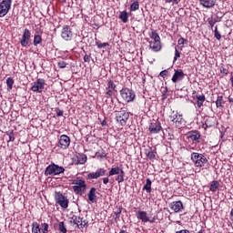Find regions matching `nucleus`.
<instances>
[{"label":"nucleus","instance_id":"nucleus-50","mask_svg":"<svg viewBox=\"0 0 233 233\" xmlns=\"http://www.w3.org/2000/svg\"><path fill=\"white\" fill-rule=\"evenodd\" d=\"M160 77H167L168 76V71L167 69L163 70L159 74Z\"/></svg>","mask_w":233,"mask_h":233},{"label":"nucleus","instance_id":"nucleus-37","mask_svg":"<svg viewBox=\"0 0 233 233\" xmlns=\"http://www.w3.org/2000/svg\"><path fill=\"white\" fill-rule=\"evenodd\" d=\"M96 157L97 159H105V157H106V153H105V150L101 149L96 153Z\"/></svg>","mask_w":233,"mask_h":233},{"label":"nucleus","instance_id":"nucleus-40","mask_svg":"<svg viewBox=\"0 0 233 233\" xmlns=\"http://www.w3.org/2000/svg\"><path fill=\"white\" fill-rule=\"evenodd\" d=\"M58 230L59 232L61 233H66L67 230H66V226H65V222H60L59 225H58Z\"/></svg>","mask_w":233,"mask_h":233},{"label":"nucleus","instance_id":"nucleus-19","mask_svg":"<svg viewBox=\"0 0 233 233\" xmlns=\"http://www.w3.org/2000/svg\"><path fill=\"white\" fill-rule=\"evenodd\" d=\"M185 73L183 69H175V73L171 78L172 83H179L185 79Z\"/></svg>","mask_w":233,"mask_h":233},{"label":"nucleus","instance_id":"nucleus-6","mask_svg":"<svg viewBox=\"0 0 233 233\" xmlns=\"http://www.w3.org/2000/svg\"><path fill=\"white\" fill-rule=\"evenodd\" d=\"M130 118V113L127 110H120L116 113V121L119 127H125Z\"/></svg>","mask_w":233,"mask_h":233},{"label":"nucleus","instance_id":"nucleus-18","mask_svg":"<svg viewBox=\"0 0 233 233\" xmlns=\"http://www.w3.org/2000/svg\"><path fill=\"white\" fill-rule=\"evenodd\" d=\"M216 123H218L216 116H208L205 119V123L202 124V127L204 130H207V128H213V127H216Z\"/></svg>","mask_w":233,"mask_h":233},{"label":"nucleus","instance_id":"nucleus-10","mask_svg":"<svg viewBox=\"0 0 233 233\" xmlns=\"http://www.w3.org/2000/svg\"><path fill=\"white\" fill-rule=\"evenodd\" d=\"M12 8V0H2L0 2V17H5Z\"/></svg>","mask_w":233,"mask_h":233},{"label":"nucleus","instance_id":"nucleus-30","mask_svg":"<svg viewBox=\"0 0 233 233\" xmlns=\"http://www.w3.org/2000/svg\"><path fill=\"white\" fill-rule=\"evenodd\" d=\"M149 37L151 39H153L154 42H158L161 43V36H159V34H157V31L153 30L150 34H149Z\"/></svg>","mask_w":233,"mask_h":233},{"label":"nucleus","instance_id":"nucleus-15","mask_svg":"<svg viewBox=\"0 0 233 233\" xmlns=\"http://www.w3.org/2000/svg\"><path fill=\"white\" fill-rule=\"evenodd\" d=\"M70 137L61 135L58 140V147L62 148V150H66L68 147H70Z\"/></svg>","mask_w":233,"mask_h":233},{"label":"nucleus","instance_id":"nucleus-22","mask_svg":"<svg viewBox=\"0 0 233 233\" xmlns=\"http://www.w3.org/2000/svg\"><path fill=\"white\" fill-rule=\"evenodd\" d=\"M218 3V0H199V5L203 8H207L209 10L210 8H214L216 6V4Z\"/></svg>","mask_w":233,"mask_h":233},{"label":"nucleus","instance_id":"nucleus-12","mask_svg":"<svg viewBox=\"0 0 233 233\" xmlns=\"http://www.w3.org/2000/svg\"><path fill=\"white\" fill-rule=\"evenodd\" d=\"M61 37L64 41H72L74 39V33L70 25H66L61 30Z\"/></svg>","mask_w":233,"mask_h":233},{"label":"nucleus","instance_id":"nucleus-29","mask_svg":"<svg viewBox=\"0 0 233 233\" xmlns=\"http://www.w3.org/2000/svg\"><path fill=\"white\" fill-rule=\"evenodd\" d=\"M31 227H32V229H31L32 233H43L41 231V225H39V223L34 221L32 222Z\"/></svg>","mask_w":233,"mask_h":233},{"label":"nucleus","instance_id":"nucleus-60","mask_svg":"<svg viewBox=\"0 0 233 233\" xmlns=\"http://www.w3.org/2000/svg\"><path fill=\"white\" fill-rule=\"evenodd\" d=\"M181 50H183V46H181Z\"/></svg>","mask_w":233,"mask_h":233},{"label":"nucleus","instance_id":"nucleus-9","mask_svg":"<svg viewBox=\"0 0 233 233\" xmlns=\"http://www.w3.org/2000/svg\"><path fill=\"white\" fill-rule=\"evenodd\" d=\"M71 219V223H73V225H76L77 228H88V221L80 216L73 215Z\"/></svg>","mask_w":233,"mask_h":233},{"label":"nucleus","instance_id":"nucleus-16","mask_svg":"<svg viewBox=\"0 0 233 233\" xmlns=\"http://www.w3.org/2000/svg\"><path fill=\"white\" fill-rule=\"evenodd\" d=\"M169 208L170 210H173L176 214L181 212L182 210H185V206L183 205V202L181 200L178 201H173L169 203Z\"/></svg>","mask_w":233,"mask_h":233},{"label":"nucleus","instance_id":"nucleus-53","mask_svg":"<svg viewBox=\"0 0 233 233\" xmlns=\"http://www.w3.org/2000/svg\"><path fill=\"white\" fill-rule=\"evenodd\" d=\"M84 62H85V63H90V56L85 55V56H84Z\"/></svg>","mask_w":233,"mask_h":233},{"label":"nucleus","instance_id":"nucleus-27","mask_svg":"<svg viewBox=\"0 0 233 233\" xmlns=\"http://www.w3.org/2000/svg\"><path fill=\"white\" fill-rule=\"evenodd\" d=\"M143 190H146L147 194L152 193V180H150V178H147Z\"/></svg>","mask_w":233,"mask_h":233},{"label":"nucleus","instance_id":"nucleus-2","mask_svg":"<svg viewBox=\"0 0 233 233\" xmlns=\"http://www.w3.org/2000/svg\"><path fill=\"white\" fill-rule=\"evenodd\" d=\"M71 185H74L72 188L76 196H83L86 193V181H85V179H75L72 181Z\"/></svg>","mask_w":233,"mask_h":233},{"label":"nucleus","instance_id":"nucleus-23","mask_svg":"<svg viewBox=\"0 0 233 233\" xmlns=\"http://www.w3.org/2000/svg\"><path fill=\"white\" fill-rule=\"evenodd\" d=\"M137 218L142 221V223H148L150 221V218H148V213L147 211H137Z\"/></svg>","mask_w":233,"mask_h":233},{"label":"nucleus","instance_id":"nucleus-55","mask_svg":"<svg viewBox=\"0 0 233 233\" xmlns=\"http://www.w3.org/2000/svg\"><path fill=\"white\" fill-rule=\"evenodd\" d=\"M148 222H149V223H156V218H153V219H151V220L149 219V220L147 221V223H148Z\"/></svg>","mask_w":233,"mask_h":233},{"label":"nucleus","instance_id":"nucleus-54","mask_svg":"<svg viewBox=\"0 0 233 233\" xmlns=\"http://www.w3.org/2000/svg\"><path fill=\"white\" fill-rule=\"evenodd\" d=\"M102 127H106V119L101 121Z\"/></svg>","mask_w":233,"mask_h":233},{"label":"nucleus","instance_id":"nucleus-58","mask_svg":"<svg viewBox=\"0 0 233 233\" xmlns=\"http://www.w3.org/2000/svg\"><path fill=\"white\" fill-rule=\"evenodd\" d=\"M198 233H205V230L200 229Z\"/></svg>","mask_w":233,"mask_h":233},{"label":"nucleus","instance_id":"nucleus-34","mask_svg":"<svg viewBox=\"0 0 233 233\" xmlns=\"http://www.w3.org/2000/svg\"><path fill=\"white\" fill-rule=\"evenodd\" d=\"M139 8V0H133V3L130 5V12H136Z\"/></svg>","mask_w":233,"mask_h":233},{"label":"nucleus","instance_id":"nucleus-21","mask_svg":"<svg viewBox=\"0 0 233 233\" xmlns=\"http://www.w3.org/2000/svg\"><path fill=\"white\" fill-rule=\"evenodd\" d=\"M97 189L96 187H91L87 193L88 203H97Z\"/></svg>","mask_w":233,"mask_h":233},{"label":"nucleus","instance_id":"nucleus-24","mask_svg":"<svg viewBox=\"0 0 233 233\" xmlns=\"http://www.w3.org/2000/svg\"><path fill=\"white\" fill-rule=\"evenodd\" d=\"M149 48L152 52H161V42L149 41Z\"/></svg>","mask_w":233,"mask_h":233},{"label":"nucleus","instance_id":"nucleus-1","mask_svg":"<svg viewBox=\"0 0 233 233\" xmlns=\"http://www.w3.org/2000/svg\"><path fill=\"white\" fill-rule=\"evenodd\" d=\"M105 176H108V177H112V176H116V181L117 183H123L125 181V170H123V167H119L117 166H113L108 173L106 169L103 167H98L96 172L87 174V179H97L98 177H103Z\"/></svg>","mask_w":233,"mask_h":233},{"label":"nucleus","instance_id":"nucleus-38","mask_svg":"<svg viewBox=\"0 0 233 233\" xmlns=\"http://www.w3.org/2000/svg\"><path fill=\"white\" fill-rule=\"evenodd\" d=\"M5 134H6V136H8V137H9V140H8V141H11V142L15 141V134H14V130L6 131Z\"/></svg>","mask_w":233,"mask_h":233},{"label":"nucleus","instance_id":"nucleus-41","mask_svg":"<svg viewBox=\"0 0 233 233\" xmlns=\"http://www.w3.org/2000/svg\"><path fill=\"white\" fill-rule=\"evenodd\" d=\"M208 23L209 26H211V30H214V25H216L218 23V20L214 19L212 17H208Z\"/></svg>","mask_w":233,"mask_h":233},{"label":"nucleus","instance_id":"nucleus-59","mask_svg":"<svg viewBox=\"0 0 233 233\" xmlns=\"http://www.w3.org/2000/svg\"><path fill=\"white\" fill-rule=\"evenodd\" d=\"M127 231L125 229H121L119 233H126Z\"/></svg>","mask_w":233,"mask_h":233},{"label":"nucleus","instance_id":"nucleus-52","mask_svg":"<svg viewBox=\"0 0 233 233\" xmlns=\"http://www.w3.org/2000/svg\"><path fill=\"white\" fill-rule=\"evenodd\" d=\"M102 181L105 185H108V183H110V178H108V177H103Z\"/></svg>","mask_w":233,"mask_h":233},{"label":"nucleus","instance_id":"nucleus-7","mask_svg":"<svg viewBox=\"0 0 233 233\" xmlns=\"http://www.w3.org/2000/svg\"><path fill=\"white\" fill-rule=\"evenodd\" d=\"M54 198L56 205H59L61 208H68L70 201L68 200V198L63 195V193H61L60 191H56Z\"/></svg>","mask_w":233,"mask_h":233},{"label":"nucleus","instance_id":"nucleus-32","mask_svg":"<svg viewBox=\"0 0 233 233\" xmlns=\"http://www.w3.org/2000/svg\"><path fill=\"white\" fill-rule=\"evenodd\" d=\"M225 105V100L223 99V96H218L216 100L217 108H223Z\"/></svg>","mask_w":233,"mask_h":233},{"label":"nucleus","instance_id":"nucleus-48","mask_svg":"<svg viewBox=\"0 0 233 233\" xmlns=\"http://www.w3.org/2000/svg\"><path fill=\"white\" fill-rule=\"evenodd\" d=\"M67 65L68 64L66 62H65V61H60V62L57 63L58 68H66Z\"/></svg>","mask_w":233,"mask_h":233},{"label":"nucleus","instance_id":"nucleus-4","mask_svg":"<svg viewBox=\"0 0 233 233\" xmlns=\"http://www.w3.org/2000/svg\"><path fill=\"white\" fill-rule=\"evenodd\" d=\"M65 174V167L52 162L46 167L45 176H59Z\"/></svg>","mask_w":233,"mask_h":233},{"label":"nucleus","instance_id":"nucleus-8","mask_svg":"<svg viewBox=\"0 0 233 233\" xmlns=\"http://www.w3.org/2000/svg\"><path fill=\"white\" fill-rule=\"evenodd\" d=\"M116 94H117V86L114 83V80H107L105 96L106 99H112Z\"/></svg>","mask_w":233,"mask_h":233},{"label":"nucleus","instance_id":"nucleus-5","mask_svg":"<svg viewBox=\"0 0 233 233\" xmlns=\"http://www.w3.org/2000/svg\"><path fill=\"white\" fill-rule=\"evenodd\" d=\"M120 97H122L125 103H134L136 101V92L131 88L123 87L120 90Z\"/></svg>","mask_w":233,"mask_h":233},{"label":"nucleus","instance_id":"nucleus-28","mask_svg":"<svg viewBox=\"0 0 233 233\" xmlns=\"http://www.w3.org/2000/svg\"><path fill=\"white\" fill-rule=\"evenodd\" d=\"M197 106L198 108H201V106H203V103H205V101H207V97H205V95H197Z\"/></svg>","mask_w":233,"mask_h":233},{"label":"nucleus","instance_id":"nucleus-20","mask_svg":"<svg viewBox=\"0 0 233 233\" xmlns=\"http://www.w3.org/2000/svg\"><path fill=\"white\" fill-rule=\"evenodd\" d=\"M169 119L172 123L176 125H181V121H183V116L177 113V111H171L169 114Z\"/></svg>","mask_w":233,"mask_h":233},{"label":"nucleus","instance_id":"nucleus-57","mask_svg":"<svg viewBox=\"0 0 233 233\" xmlns=\"http://www.w3.org/2000/svg\"><path fill=\"white\" fill-rule=\"evenodd\" d=\"M228 102L233 103V97L232 96H228Z\"/></svg>","mask_w":233,"mask_h":233},{"label":"nucleus","instance_id":"nucleus-46","mask_svg":"<svg viewBox=\"0 0 233 233\" xmlns=\"http://www.w3.org/2000/svg\"><path fill=\"white\" fill-rule=\"evenodd\" d=\"M165 3L167 5H179L181 0H165Z\"/></svg>","mask_w":233,"mask_h":233},{"label":"nucleus","instance_id":"nucleus-51","mask_svg":"<svg viewBox=\"0 0 233 233\" xmlns=\"http://www.w3.org/2000/svg\"><path fill=\"white\" fill-rule=\"evenodd\" d=\"M220 72L221 74H225V76H228V69L225 67H221Z\"/></svg>","mask_w":233,"mask_h":233},{"label":"nucleus","instance_id":"nucleus-14","mask_svg":"<svg viewBox=\"0 0 233 233\" xmlns=\"http://www.w3.org/2000/svg\"><path fill=\"white\" fill-rule=\"evenodd\" d=\"M162 130H163V127H161V122L155 121L149 124L148 132L150 136L159 134V132H162Z\"/></svg>","mask_w":233,"mask_h":233},{"label":"nucleus","instance_id":"nucleus-26","mask_svg":"<svg viewBox=\"0 0 233 233\" xmlns=\"http://www.w3.org/2000/svg\"><path fill=\"white\" fill-rule=\"evenodd\" d=\"M145 154L147 159H150L151 161H154V159H156V153L154 152V150H152V147L146 148Z\"/></svg>","mask_w":233,"mask_h":233},{"label":"nucleus","instance_id":"nucleus-17","mask_svg":"<svg viewBox=\"0 0 233 233\" xmlns=\"http://www.w3.org/2000/svg\"><path fill=\"white\" fill-rule=\"evenodd\" d=\"M187 139L193 141V143H200L201 133L199 131H189L187 134Z\"/></svg>","mask_w":233,"mask_h":233},{"label":"nucleus","instance_id":"nucleus-25","mask_svg":"<svg viewBox=\"0 0 233 233\" xmlns=\"http://www.w3.org/2000/svg\"><path fill=\"white\" fill-rule=\"evenodd\" d=\"M219 188V181L213 180L209 184V190L210 192H213V194H216L218 192V189Z\"/></svg>","mask_w":233,"mask_h":233},{"label":"nucleus","instance_id":"nucleus-3","mask_svg":"<svg viewBox=\"0 0 233 233\" xmlns=\"http://www.w3.org/2000/svg\"><path fill=\"white\" fill-rule=\"evenodd\" d=\"M191 161L194 163L195 167L201 168L208 163L207 157L201 153L193 152L191 153Z\"/></svg>","mask_w":233,"mask_h":233},{"label":"nucleus","instance_id":"nucleus-45","mask_svg":"<svg viewBox=\"0 0 233 233\" xmlns=\"http://www.w3.org/2000/svg\"><path fill=\"white\" fill-rule=\"evenodd\" d=\"M214 36L218 41H221V34H219V31H218V26L215 27L214 29Z\"/></svg>","mask_w":233,"mask_h":233},{"label":"nucleus","instance_id":"nucleus-56","mask_svg":"<svg viewBox=\"0 0 233 233\" xmlns=\"http://www.w3.org/2000/svg\"><path fill=\"white\" fill-rule=\"evenodd\" d=\"M229 81L231 82V86L233 88V76L229 78Z\"/></svg>","mask_w":233,"mask_h":233},{"label":"nucleus","instance_id":"nucleus-43","mask_svg":"<svg viewBox=\"0 0 233 233\" xmlns=\"http://www.w3.org/2000/svg\"><path fill=\"white\" fill-rule=\"evenodd\" d=\"M96 45L97 48H105L106 46H110V44H108V42H105V43L96 42Z\"/></svg>","mask_w":233,"mask_h":233},{"label":"nucleus","instance_id":"nucleus-39","mask_svg":"<svg viewBox=\"0 0 233 233\" xmlns=\"http://www.w3.org/2000/svg\"><path fill=\"white\" fill-rule=\"evenodd\" d=\"M122 212H123V208L122 207L116 208V210L114 211V214L116 216V219H119V218H121V213Z\"/></svg>","mask_w":233,"mask_h":233},{"label":"nucleus","instance_id":"nucleus-44","mask_svg":"<svg viewBox=\"0 0 233 233\" xmlns=\"http://www.w3.org/2000/svg\"><path fill=\"white\" fill-rule=\"evenodd\" d=\"M48 223H42L41 224V231L42 233H48Z\"/></svg>","mask_w":233,"mask_h":233},{"label":"nucleus","instance_id":"nucleus-42","mask_svg":"<svg viewBox=\"0 0 233 233\" xmlns=\"http://www.w3.org/2000/svg\"><path fill=\"white\" fill-rule=\"evenodd\" d=\"M179 57H181V52H179V50H177V47L175 48V56L173 59V63H176V61H177V59H179Z\"/></svg>","mask_w":233,"mask_h":233},{"label":"nucleus","instance_id":"nucleus-49","mask_svg":"<svg viewBox=\"0 0 233 233\" xmlns=\"http://www.w3.org/2000/svg\"><path fill=\"white\" fill-rule=\"evenodd\" d=\"M55 111H56L57 117H61V116H63V114H64L63 110L59 109V107H56L55 109Z\"/></svg>","mask_w":233,"mask_h":233},{"label":"nucleus","instance_id":"nucleus-33","mask_svg":"<svg viewBox=\"0 0 233 233\" xmlns=\"http://www.w3.org/2000/svg\"><path fill=\"white\" fill-rule=\"evenodd\" d=\"M42 43H43V37L41 36V35H35L34 40H33L34 46H37L38 45H41Z\"/></svg>","mask_w":233,"mask_h":233},{"label":"nucleus","instance_id":"nucleus-11","mask_svg":"<svg viewBox=\"0 0 233 233\" xmlns=\"http://www.w3.org/2000/svg\"><path fill=\"white\" fill-rule=\"evenodd\" d=\"M46 82L43 78H37L31 86L32 92H36L37 94H41L43 90H45V86Z\"/></svg>","mask_w":233,"mask_h":233},{"label":"nucleus","instance_id":"nucleus-31","mask_svg":"<svg viewBox=\"0 0 233 233\" xmlns=\"http://www.w3.org/2000/svg\"><path fill=\"white\" fill-rule=\"evenodd\" d=\"M118 18L122 23H128V13L127 11L120 12Z\"/></svg>","mask_w":233,"mask_h":233},{"label":"nucleus","instance_id":"nucleus-36","mask_svg":"<svg viewBox=\"0 0 233 233\" xmlns=\"http://www.w3.org/2000/svg\"><path fill=\"white\" fill-rule=\"evenodd\" d=\"M77 161L79 165H85L86 163V155L81 154L77 157Z\"/></svg>","mask_w":233,"mask_h":233},{"label":"nucleus","instance_id":"nucleus-13","mask_svg":"<svg viewBox=\"0 0 233 233\" xmlns=\"http://www.w3.org/2000/svg\"><path fill=\"white\" fill-rule=\"evenodd\" d=\"M30 37H32V33L28 28H25L24 30L22 37L20 38L21 46H24V47L30 46Z\"/></svg>","mask_w":233,"mask_h":233},{"label":"nucleus","instance_id":"nucleus-47","mask_svg":"<svg viewBox=\"0 0 233 233\" xmlns=\"http://www.w3.org/2000/svg\"><path fill=\"white\" fill-rule=\"evenodd\" d=\"M188 44V40L183 38V37H180L178 40H177V45H187Z\"/></svg>","mask_w":233,"mask_h":233},{"label":"nucleus","instance_id":"nucleus-35","mask_svg":"<svg viewBox=\"0 0 233 233\" xmlns=\"http://www.w3.org/2000/svg\"><path fill=\"white\" fill-rule=\"evenodd\" d=\"M7 91L10 92L14 88V78L7 77L6 78Z\"/></svg>","mask_w":233,"mask_h":233}]
</instances>
